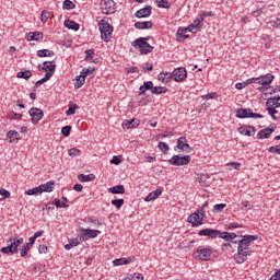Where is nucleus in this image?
<instances>
[{
	"label": "nucleus",
	"mask_w": 280,
	"mask_h": 280,
	"mask_svg": "<svg viewBox=\"0 0 280 280\" xmlns=\"http://www.w3.org/2000/svg\"><path fill=\"white\" fill-rule=\"evenodd\" d=\"M98 30L101 32L102 40H104L105 43H110L114 31L113 25H110V23H108V21L106 20H101L98 22Z\"/></svg>",
	"instance_id": "1"
},
{
	"label": "nucleus",
	"mask_w": 280,
	"mask_h": 280,
	"mask_svg": "<svg viewBox=\"0 0 280 280\" xmlns=\"http://www.w3.org/2000/svg\"><path fill=\"white\" fill-rule=\"evenodd\" d=\"M8 242H10V244L7 247H2L0 249L3 255H16L19 253V247L21 244H23L24 241L23 238L10 237Z\"/></svg>",
	"instance_id": "2"
},
{
	"label": "nucleus",
	"mask_w": 280,
	"mask_h": 280,
	"mask_svg": "<svg viewBox=\"0 0 280 280\" xmlns=\"http://www.w3.org/2000/svg\"><path fill=\"white\" fill-rule=\"evenodd\" d=\"M131 45L139 51L140 56H148V54L154 51V46L150 45L145 39H136Z\"/></svg>",
	"instance_id": "3"
},
{
	"label": "nucleus",
	"mask_w": 280,
	"mask_h": 280,
	"mask_svg": "<svg viewBox=\"0 0 280 280\" xmlns=\"http://www.w3.org/2000/svg\"><path fill=\"white\" fill-rule=\"evenodd\" d=\"M213 247L199 246L194 253L195 259H200L201 261H211V255H213Z\"/></svg>",
	"instance_id": "4"
},
{
	"label": "nucleus",
	"mask_w": 280,
	"mask_h": 280,
	"mask_svg": "<svg viewBox=\"0 0 280 280\" xmlns=\"http://www.w3.org/2000/svg\"><path fill=\"white\" fill-rule=\"evenodd\" d=\"M236 117L238 119H262L264 115L261 114H257V113H253V109L250 108H238L236 110Z\"/></svg>",
	"instance_id": "5"
},
{
	"label": "nucleus",
	"mask_w": 280,
	"mask_h": 280,
	"mask_svg": "<svg viewBox=\"0 0 280 280\" xmlns=\"http://www.w3.org/2000/svg\"><path fill=\"white\" fill-rule=\"evenodd\" d=\"M202 220H205V210L198 209L196 212L188 217L187 222L192 226L202 225Z\"/></svg>",
	"instance_id": "6"
},
{
	"label": "nucleus",
	"mask_w": 280,
	"mask_h": 280,
	"mask_svg": "<svg viewBox=\"0 0 280 280\" xmlns=\"http://www.w3.org/2000/svg\"><path fill=\"white\" fill-rule=\"evenodd\" d=\"M100 7L102 14H115L117 3L114 0H102Z\"/></svg>",
	"instance_id": "7"
},
{
	"label": "nucleus",
	"mask_w": 280,
	"mask_h": 280,
	"mask_svg": "<svg viewBox=\"0 0 280 280\" xmlns=\"http://www.w3.org/2000/svg\"><path fill=\"white\" fill-rule=\"evenodd\" d=\"M170 165L180 167L183 165H189L191 163V155H174L168 160Z\"/></svg>",
	"instance_id": "8"
},
{
	"label": "nucleus",
	"mask_w": 280,
	"mask_h": 280,
	"mask_svg": "<svg viewBox=\"0 0 280 280\" xmlns=\"http://www.w3.org/2000/svg\"><path fill=\"white\" fill-rule=\"evenodd\" d=\"M241 237H243V238L238 241L237 250H247L248 246H250L252 242L259 240V237L257 235H248V234L241 236Z\"/></svg>",
	"instance_id": "9"
},
{
	"label": "nucleus",
	"mask_w": 280,
	"mask_h": 280,
	"mask_svg": "<svg viewBox=\"0 0 280 280\" xmlns=\"http://www.w3.org/2000/svg\"><path fill=\"white\" fill-rule=\"evenodd\" d=\"M80 231H81L82 242H86L88 240H95V237H97V235L102 234V231H100V230H91V229L81 228Z\"/></svg>",
	"instance_id": "10"
},
{
	"label": "nucleus",
	"mask_w": 280,
	"mask_h": 280,
	"mask_svg": "<svg viewBox=\"0 0 280 280\" xmlns=\"http://www.w3.org/2000/svg\"><path fill=\"white\" fill-rule=\"evenodd\" d=\"M28 114L32 117L31 121H32V124H34V126H36L40 121V119H43V117H45L43 109H40L38 107H32L30 109Z\"/></svg>",
	"instance_id": "11"
},
{
	"label": "nucleus",
	"mask_w": 280,
	"mask_h": 280,
	"mask_svg": "<svg viewBox=\"0 0 280 280\" xmlns=\"http://www.w3.org/2000/svg\"><path fill=\"white\" fill-rule=\"evenodd\" d=\"M177 150H182V152H186L187 154L194 152V148L187 143V138L186 137H180L177 139Z\"/></svg>",
	"instance_id": "12"
},
{
	"label": "nucleus",
	"mask_w": 280,
	"mask_h": 280,
	"mask_svg": "<svg viewBox=\"0 0 280 280\" xmlns=\"http://www.w3.org/2000/svg\"><path fill=\"white\" fill-rule=\"evenodd\" d=\"M275 130H277V125L271 124L269 127L258 131L256 139H270V136L272 135V132H275Z\"/></svg>",
	"instance_id": "13"
},
{
	"label": "nucleus",
	"mask_w": 280,
	"mask_h": 280,
	"mask_svg": "<svg viewBox=\"0 0 280 280\" xmlns=\"http://www.w3.org/2000/svg\"><path fill=\"white\" fill-rule=\"evenodd\" d=\"M172 78L175 82H184V80H187V70L185 68H176L172 72Z\"/></svg>",
	"instance_id": "14"
},
{
	"label": "nucleus",
	"mask_w": 280,
	"mask_h": 280,
	"mask_svg": "<svg viewBox=\"0 0 280 280\" xmlns=\"http://www.w3.org/2000/svg\"><path fill=\"white\" fill-rule=\"evenodd\" d=\"M198 235L200 237H211V240H215L218 235H220V230H213V229H203L198 232Z\"/></svg>",
	"instance_id": "15"
},
{
	"label": "nucleus",
	"mask_w": 280,
	"mask_h": 280,
	"mask_svg": "<svg viewBox=\"0 0 280 280\" xmlns=\"http://www.w3.org/2000/svg\"><path fill=\"white\" fill-rule=\"evenodd\" d=\"M136 19H148L152 16V5H145L135 13Z\"/></svg>",
	"instance_id": "16"
},
{
	"label": "nucleus",
	"mask_w": 280,
	"mask_h": 280,
	"mask_svg": "<svg viewBox=\"0 0 280 280\" xmlns=\"http://www.w3.org/2000/svg\"><path fill=\"white\" fill-rule=\"evenodd\" d=\"M250 253L253 252H248L246 249L245 250L237 249V254L234 255V259L236 264H244V261L248 259V256H250Z\"/></svg>",
	"instance_id": "17"
},
{
	"label": "nucleus",
	"mask_w": 280,
	"mask_h": 280,
	"mask_svg": "<svg viewBox=\"0 0 280 280\" xmlns=\"http://www.w3.org/2000/svg\"><path fill=\"white\" fill-rule=\"evenodd\" d=\"M202 18H197L191 24L187 26L188 32H190L191 34H196V32H198V30L202 27Z\"/></svg>",
	"instance_id": "18"
},
{
	"label": "nucleus",
	"mask_w": 280,
	"mask_h": 280,
	"mask_svg": "<svg viewBox=\"0 0 280 280\" xmlns=\"http://www.w3.org/2000/svg\"><path fill=\"white\" fill-rule=\"evenodd\" d=\"M259 80L261 86H269V84H272V81L275 80V74L267 73L265 75H260Z\"/></svg>",
	"instance_id": "19"
},
{
	"label": "nucleus",
	"mask_w": 280,
	"mask_h": 280,
	"mask_svg": "<svg viewBox=\"0 0 280 280\" xmlns=\"http://www.w3.org/2000/svg\"><path fill=\"white\" fill-rule=\"evenodd\" d=\"M238 132L241 135H244L245 137H255V127L253 126H245V127H241L238 128Z\"/></svg>",
	"instance_id": "20"
},
{
	"label": "nucleus",
	"mask_w": 280,
	"mask_h": 280,
	"mask_svg": "<svg viewBox=\"0 0 280 280\" xmlns=\"http://www.w3.org/2000/svg\"><path fill=\"white\" fill-rule=\"evenodd\" d=\"M218 237L224 240V242H231V240H235L237 237V234L233 232L219 231Z\"/></svg>",
	"instance_id": "21"
},
{
	"label": "nucleus",
	"mask_w": 280,
	"mask_h": 280,
	"mask_svg": "<svg viewBox=\"0 0 280 280\" xmlns=\"http://www.w3.org/2000/svg\"><path fill=\"white\" fill-rule=\"evenodd\" d=\"M133 27L136 30H152V27H154V24L151 21L136 22Z\"/></svg>",
	"instance_id": "22"
},
{
	"label": "nucleus",
	"mask_w": 280,
	"mask_h": 280,
	"mask_svg": "<svg viewBox=\"0 0 280 280\" xmlns=\"http://www.w3.org/2000/svg\"><path fill=\"white\" fill-rule=\"evenodd\" d=\"M42 71H45L46 73H56V65L54 61H44Z\"/></svg>",
	"instance_id": "23"
},
{
	"label": "nucleus",
	"mask_w": 280,
	"mask_h": 280,
	"mask_svg": "<svg viewBox=\"0 0 280 280\" xmlns=\"http://www.w3.org/2000/svg\"><path fill=\"white\" fill-rule=\"evenodd\" d=\"M7 138L9 139V143H15V141H21V135L15 130L8 131Z\"/></svg>",
	"instance_id": "24"
},
{
	"label": "nucleus",
	"mask_w": 280,
	"mask_h": 280,
	"mask_svg": "<svg viewBox=\"0 0 280 280\" xmlns=\"http://www.w3.org/2000/svg\"><path fill=\"white\" fill-rule=\"evenodd\" d=\"M135 261V257L132 258H116L113 260L114 266H128V264H132Z\"/></svg>",
	"instance_id": "25"
},
{
	"label": "nucleus",
	"mask_w": 280,
	"mask_h": 280,
	"mask_svg": "<svg viewBox=\"0 0 280 280\" xmlns=\"http://www.w3.org/2000/svg\"><path fill=\"white\" fill-rule=\"evenodd\" d=\"M189 32V30L187 27H179L177 30V40H179L180 43H183V40H185L186 38H189V35H186V33Z\"/></svg>",
	"instance_id": "26"
},
{
	"label": "nucleus",
	"mask_w": 280,
	"mask_h": 280,
	"mask_svg": "<svg viewBox=\"0 0 280 280\" xmlns=\"http://www.w3.org/2000/svg\"><path fill=\"white\" fill-rule=\"evenodd\" d=\"M65 27L68 30H72L73 32H78L80 30V24L78 22H73L71 20H66L63 22Z\"/></svg>",
	"instance_id": "27"
},
{
	"label": "nucleus",
	"mask_w": 280,
	"mask_h": 280,
	"mask_svg": "<svg viewBox=\"0 0 280 280\" xmlns=\"http://www.w3.org/2000/svg\"><path fill=\"white\" fill-rule=\"evenodd\" d=\"M145 91H152V81H144L143 85L139 88V95H145Z\"/></svg>",
	"instance_id": "28"
},
{
	"label": "nucleus",
	"mask_w": 280,
	"mask_h": 280,
	"mask_svg": "<svg viewBox=\"0 0 280 280\" xmlns=\"http://www.w3.org/2000/svg\"><path fill=\"white\" fill-rule=\"evenodd\" d=\"M161 194H163V190L161 189H156L152 192H150L147 197H145V202H152V200H156V198H159V196H161Z\"/></svg>",
	"instance_id": "29"
},
{
	"label": "nucleus",
	"mask_w": 280,
	"mask_h": 280,
	"mask_svg": "<svg viewBox=\"0 0 280 280\" xmlns=\"http://www.w3.org/2000/svg\"><path fill=\"white\" fill-rule=\"evenodd\" d=\"M167 91H170L167 88H165V86H154V83H152L151 93L153 95H163V93H167Z\"/></svg>",
	"instance_id": "30"
},
{
	"label": "nucleus",
	"mask_w": 280,
	"mask_h": 280,
	"mask_svg": "<svg viewBox=\"0 0 280 280\" xmlns=\"http://www.w3.org/2000/svg\"><path fill=\"white\" fill-rule=\"evenodd\" d=\"M37 56L38 58H51L52 56H56V52L49 49H42V50H37Z\"/></svg>",
	"instance_id": "31"
},
{
	"label": "nucleus",
	"mask_w": 280,
	"mask_h": 280,
	"mask_svg": "<svg viewBox=\"0 0 280 280\" xmlns=\"http://www.w3.org/2000/svg\"><path fill=\"white\" fill-rule=\"evenodd\" d=\"M39 189L42 190V194L44 191L50 194V191H54V182H47L46 184L39 185Z\"/></svg>",
	"instance_id": "32"
},
{
	"label": "nucleus",
	"mask_w": 280,
	"mask_h": 280,
	"mask_svg": "<svg viewBox=\"0 0 280 280\" xmlns=\"http://www.w3.org/2000/svg\"><path fill=\"white\" fill-rule=\"evenodd\" d=\"M109 194H126V187H124V185H117V186H113L108 189Z\"/></svg>",
	"instance_id": "33"
},
{
	"label": "nucleus",
	"mask_w": 280,
	"mask_h": 280,
	"mask_svg": "<svg viewBox=\"0 0 280 280\" xmlns=\"http://www.w3.org/2000/svg\"><path fill=\"white\" fill-rule=\"evenodd\" d=\"M78 179L80 180V183H91L92 180H95V175L94 174H89V175L79 174Z\"/></svg>",
	"instance_id": "34"
},
{
	"label": "nucleus",
	"mask_w": 280,
	"mask_h": 280,
	"mask_svg": "<svg viewBox=\"0 0 280 280\" xmlns=\"http://www.w3.org/2000/svg\"><path fill=\"white\" fill-rule=\"evenodd\" d=\"M43 38V33L42 32H31L28 33L27 40H40Z\"/></svg>",
	"instance_id": "35"
},
{
	"label": "nucleus",
	"mask_w": 280,
	"mask_h": 280,
	"mask_svg": "<svg viewBox=\"0 0 280 280\" xmlns=\"http://www.w3.org/2000/svg\"><path fill=\"white\" fill-rule=\"evenodd\" d=\"M258 91H267L266 93H265V95H272L273 93H279L280 92V88H264V86H259L258 88Z\"/></svg>",
	"instance_id": "36"
},
{
	"label": "nucleus",
	"mask_w": 280,
	"mask_h": 280,
	"mask_svg": "<svg viewBox=\"0 0 280 280\" xmlns=\"http://www.w3.org/2000/svg\"><path fill=\"white\" fill-rule=\"evenodd\" d=\"M266 106H269L271 108H280V102L277 101V98L270 97L267 100Z\"/></svg>",
	"instance_id": "37"
},
{
	"label": "nucleus",
	"mask_w": 280,
	"mask_h": 280,
	"mask_svg": "<svg viewBox=\"0 0 280 280\" xmlns=\"http://www.w3.org/2000/svg\"><path fill=\"white\" fill-rule=\"evenodd\" d=\"M137 126H139V124L135 122V119L126 120L122 122V128H125L126 130H130L131 128H137Z\"/></svg>",
	"instance_id": "38"
},
{
	"label": "nucleus",
	"mask_w": 280,
	"mask_h": 280,
	"mask_svg": "<svg viewBox=\"0 0 280 280\" xmlns=\"http://www.w3.org/2000/svg\"><path fill=\"white\" fill-rule=\"evenodd\" d=\"M16 78L22 80H30L32 78V72L30 70L20 71L18 72Z\"/></svg>",
	"instance_id": "39"
},
{
	"label": "nucleus",
	"mask_w": 280,
	"mask_h": 280,
	"mask_svg": "<svg viewBox=\"0 0 280 280\" xmlns=\"http://www.w3.org/2000/svg\"><path fill=\"white\" fill-rule=\"evenodd\" d=\"M39 194H43L40 190V186L26 190V196H38Z\"/></svg>",
	"instance_id": "40"
},
{
	"label": "nucleus",
	"mask_w": 280,
	"mask_h": 280,
	"mask_svg": "<svg viewBox=\"0 0 280 280\" xmlns=\"http://www.w3.org/2000/svg\"><path fill=\"white\" fill-rule=\"evenodd\" d=\"M158 148L163 154H167L170 152V145L167 142H159Z\"/></svg>",
	"instance_id": "41"
},
{
	"label": "nucleus",
	"mask_w": 280,
	"mask_h": 280,
	"mask_svg": "<svg viewBox=\"0 0 280 280\" xmlns=\"http://www.w3.org/2000/svg\"><path fill=\"white\" fill-rule=\"evenodd\" d=\"M77 83L74 84V89H81V86H84V82L86 78H82V74L75 77Z\"/></svg>",
	"instance_id": "42"
},
{
	"label": "nucleus",
	"mask_w": 280,
	"mask_h": 280,
	"mask_svg": "<svg viewBox=\"0 0 280 280\" xmlns=\"http://www.w3.org/2000/svg\"><path fill=\"white\" fill-rule=\"evenodd\" d=\"M62 8L63 10H73L75 9V3H73V1L71 0H65L62 3Z\"/></svg>",
	"instance_id": "43"
},
{
	"label": "nucleus",
	"mask_w": 280,
	"mask_h": 280,
	"mask_svg": "<svg viewBox=\"0 0 280 280\" xmlns=\"http://www.w3.org/2000/svg\"><path fill=\"white\" fill-rule=\"evenodd\" d=\"M226 209V203H217L213 206V213H222Z\"/></svg>",
	"instance_id": "44"
},
{
	"label": "nucleus",
	"mask_w": 280,
	"mask_h": 280,
	"mask_svg": "<svg viewBox=\"0 0 280 280\" xmlns=\"http://www.w3.org/2000/svg\"><path fill=\"white\" fill-rule=\"evenodd\" d=\"M75 108H78V104H73V102H70V107L66 110V115L68 117H71L75 113Z\"/></svg>",
	"instance_id": "45"
},
{
	"label": "nucleus",
	"mask_w": 280,
	"mask_h": 280,
	"mask_svg": "<svg viewBox=\"0 0 280 280\" xmlns=\"http://www.w3.org/2000/svg\"><path fill=\"white\" fill-rule=\"evenodd\" d=\"M93 56H95L94 49H88L85 50V61L90 62V60H93Z\"/></svg>",
	"instance_id": "46"
},
{
	"label": "nucleus",
	"mask_w": 280,
	"mask_h": 280,
	"mask_svg": "<svg viewBox=\"0 0 280 280\" xmlns=\"http://www.w3.org/2000/svg\"><path fill=\"white\" fill-rule=\"evenodd\" d=\"M95 72V68H89V69H83L80 74H81V78H86L89 75H91V73H94Z\"/></svg>",
	"instance_id": "47"
},
{
	"label": "nucleus",
	"mask_w": 280,
	"mask_h": 280,
	"mask_svg": "<svg viewBox=\"0 0 280 280\" xmlns=\"http://www.w3.org/2000/svg\"><path fill=\"white\" fill-rule=\"evenodd\" d=\"M7 117L8 119H23V114H18L16 112H10Z\"/></svg>",
	"instance_id": "48"
},
{
	"label": "nucleus",
	"mask_w": 280,
	"mask_h": 280,
	"mask_svg": "<svg viewBox=\"0 0 280 280\" xmlns=\"http://www.w3.org/2000/svg\"><path fill=\"white\" fill-rule=\"evenodd\" d=\"M156 2H158V8H163L165 10H168L170 1H167V0H156Z\"/></svg>",
	"instance_id": "49"
},
{
	"label": "nucleus",
	"mask_w": 280,
	"mask_h": 280,
	"mask_svg": "<svg viewBox=\"0 0 280 280\" xmlns=\"http://www.w3.org/2000/svg\"><path fill=\"white\" fill-rule=\"evenodd\" d=\"M267 110H268L269 115H271V118H272L275 121H277V116H276L277 113H278L277 107L267 106Z\"/></svg>",
	"instance_id": "50"
},
{
	"label": "nucleus",
	"mask_w": 280,
	"mask_h": 280,
	"mask_svg": "<svg viewBox=\"0 0 280 280\" xmlns=\"http://www.w3.org/2000/svg\"><path fill=\"white\" fill-rule=\"evenodd\" d=\"M124 202H125L124 199H114V200H112V205L114 207H116V209L122 208L124 207Z\"/></svg>",
	"instance_id": "51"
},
{
	"label": "nucleus",
	"mask_w": 280,
	"mask_h": 280,
	"mask_svg": "<svg viewBox=\"0 0 280 280\" xmlns=\"http://www.w3.org/2000/svg\"><path fill=\"white\" fill-rule=\"evenodd\" d=\"M225 231H232V229H242V224L240 223H229L225 224Z\"/></svg>",
	"instance_id": "52"
},
{
	"label": "nucleus",
	"mask_w": 280,
	"mask_h": 280,
	"mask_svg": "<svg viewBox=\"0 0 280 280\" xmlns=\"http://www.w3.org/2000/svg\"><path fill=\"white\" fill-rule=\"evenodd\" d=\"M49 15H50L49 11L47 10L42 11V16H40L42 23H46L47 21H49Z\"/></svg>",
	"instance_id": "53"
},
{
	"label": "nucleus",
	"mask_w": 280,
	"mask_h": 280,
	"mask_svg": "<svg viewBox=\"0 0 280 280\" xmlns=\"http://www.w3.org/2000/svg\"><path fill=\"white\" fill-rule=\"evenodd\" d=\"M81 242H82V238H79V237L69 240V243L72 248H74V246H80Z\"/></svg>",
	"instance_id": "54"
},
{
	"label": "nucleus",
	"mask_w": 280,
	"mask_h": 280,
	"mask_svg": "<svg viewBox=\"0 0 280 280\" xmlns=\"http://www.w3.org/2000/svg\"><path fill=\"white\" fill-rule=\"evenodd\" d=\"M61 135H63L65 137H69V135H71V126H65L61 128Z\"/></svg>",
	"instance_id": "55"
},
{
	"label": "nucleus",
	"mask_w": 280,
	"mask_h": 280,
	"mask_svg": "<svg viewBox=\"0 0 280 280\" xmlns=\"http://www.w3.org/2000/svg\"><path fill=\"white\" fill-rule=\"evenodd\" d=\"M80 154H82L80 149L72 148L69 150V156H80Z\"/></svg>",
	"instance_id": "56"
},
{
	"label": "nucleus",
	"mask_w": 280,
	"mask_h": 280,
	"mask_svg": "<svg viewBox=\"0 0 280 280\" xmlns=\"http://www.w3.org/2000/svg\"><path fill=\"white\" fill-rule=\"evenodd\" d=\"M112 165H119L121 163V156L114 155L113 159L109 161Z\"/></svg>",
	"instance_id": "57"
},
{
	"label": "nucleus",
	"mask_w": 280,
	"mask_h": 280,
	"mask_svg": "<svg viewBox=\"0 0 280 280\" xmlns=\"http://www.w3.org/2000/svg\"><path fill=\"white\" fill-rule=\"evenodd\" d=\"M271 154H280V144L267 149Z\"/></svg>",
	"instance_id": "58"
},
{
	"label": "nucleus",
	"mask_w": 280,
	"mask_h": 280,
	"mask_svg": "<svg viewBox=\"0 0 280 280\" xmlns=\"http://www.w3.org/2000/svg\"><path fill=\"white\" fill-rule=\"evenodd\" d=\"M30 245H24L23 248L21 249V257H27V253L30 252Z\"/></svg>",
	"instance_id": "59"
},
{
	"label": "nucleus",
	"mask_w": 280,
	"mask_h": 280,
	"mask_svg": "<svg viewBox=\"0 0 280 280\" xmlns=\"http://www.w3.org/2000/svg\"><path fill=\"white\" fill-rule=\"evenodd\" d=\"M245 82H246V84H260L259 77L247 79Z\"/></svg>",
	"instance_id": "60"
},
{
	"label": "nucleus",
	"mask_w": 280,
	"mask_h": 280,
	"mask_svg": "<svg viewBox=\"0 0 280 280\" xmlns=\"http://www.w3.org/2000/svg\"><path fill=\"white\" fill-rule=\"evenodd\" d=\"M231 248H233V245H231V243H224L221 245V250H223V253H226V250H231Z\"/></svg>",
	"instance_id": "61"
},
{
	"label": "nucleus",
	"mask_w": 280,
	"mask_h": 280,
	"mask_svg": "<svg viewBox=\"0 0 280 280\" xmlns=\"http://www.w3.org/2000/svg\"><path fill=\"white\" fill-rule=\"evenodd\" d=\"M264 13V9H257L255 11L252 12V16H254L255 19H257L258 16H261Z\"/></svg>",
	"instance_id": "62"
},
{
	"label": "nucleus",
	"mask_w": 280,
	"mask_h": 280,
	"mask_svg": "<svg viewBox=\"0 0 280 280\" xmlns=\"http://www.w3.org/2000/svg\"><path fill=\"white\" fill-rule=\"evenodd\" d=\"M269 280H280V269L275 271V273L270 277Z\"/></svg>",
	"instance_id": "63"
},
{
	"label": "nucleus",
	"mask_w": 280,
	"mask_h": 280,
	"mask_svg": "<svg viewBox=\"0 0 280 280\" xmlns=\"http://www.w3.org/2000/svg\"><path fill=\"white\" fill-rule=\"evenodd\" d=\"M271 25H272V27H277L278 30H280V18L272 21Z\"/></svg>",
	"instance_id": "64"
}]
</instances>
